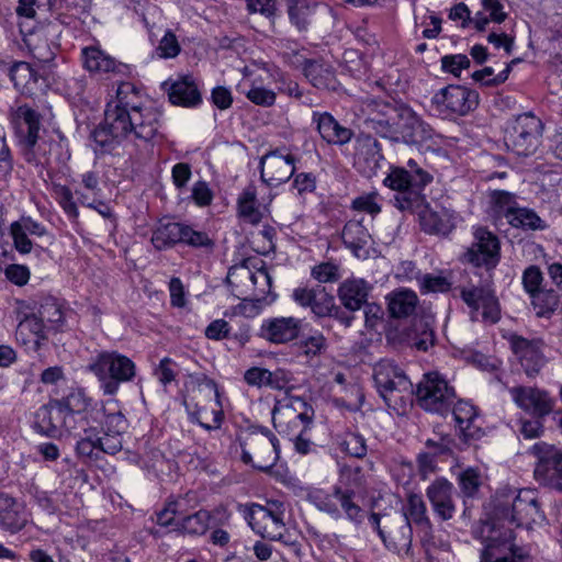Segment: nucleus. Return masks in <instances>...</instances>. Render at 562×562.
<instances>
[{
  "mask_svg": "<svg viewBox=\"0 0 562 562\" xmlns=\"http://www.w3.org/2000/svg\"><path fill=\"white\" fill-rule=\"evenodd\" d=\"M409 175L407 169L404 168H394L391 173L383 180L384 184L389 188L398 191V194L395 195V200L397 198H402V195L408 191H411L409 184Z\"/></svg>",
  "mask_w": 562,
  "mask_h": 562,
  "instance_id": "54",
  "label": "nucleus"
},
{
  "mask_svg": "<svg viewBox=\"0 0 562 562\" xmlns=\"http://www.w3.org/2000/svg\"><path fill=\"white\" fill-rule=\"evenodd\" d=\"M88 370L100 381L104 394L113 395L121 383L130 382L136 374L134 362L116 351L98 353L88 364Z\"/></svg>",
  "mask_w": 562,
  "mask_h": 562,
  "instance_id": "4",
  "label": "nucleus"
},
{
  "mask_svg": "<svg viewBox=\"0 0 562 562\" xmlns=\"http://www.w3.org/2000/svg\"><path fill=\"white\" fill-rule=\"evenodd\" d=\"M301 321L294 317H274L265 321L260 328L262 338L273 344H285L299 337Z\"/></svg>",
  "mask_w": 562,
  "mask_h": 562,
  "instance_id": "21",
  "label": "nucleus"
},
{
  "mask_svg": "<svg viewBox=\"0 0 562 562\" xmlns=\"http://www.w3.org/2000/svg\"><path fill=\"white\" fill-rule=\"evenodd\" d=\"M18 330L20 333H32L35 336L36 341H38L40 339H45L46 331H48L44 323L40 322V317L36 313L29 315L23 321H21L18 326Z\"/></svg>",
  "mask_w": 562,
  "mask_h": 562,
  "instance_id": "58",
  "label": "nucleus"
},
{
  "mask_svg": "<svg viewBox=\"0 0 562 562\" xmlns=\"http://www.w3.org/2000/svg\"><path fill=\"white\" fill-rule=\"evenodd\" d=\"M416 397L426 411L445 414L454 402L453 387L438 373L431 372L424 375L416 389Z\"/></svg>",
  "mask_w": 562,
  "mask_h": 562,
  "instance_id": "6",
  "label": "nucleus"
},
{
  "mask_svg": "<svg viewBox=\"0 0 562 562\" xmlns=\"http://www.w3.org/2000/svg\"><path fill=\"white\" fill-rule=\"evenodd\" d=\"M364 217L349 220L342 229L341 238L358 258H367L369 255L368 246L371 241V235L364 225Z\"/></svg>",
  "mask_w": 562,
  "mask_h": 562,
  "instance_id": "24",
  "label": "nucleus"
},
{
  "mask_svg": "<svg viewBox=\"0 0 562 562\" xmlns=\"http://www.w3.org/2000/svg\"><path fill=\"white\" fill-rule=\"evenodd\" d=\"M420 225L427 233L448 235L454 228L453 216L447 210L425 209L419 213Z\"/></svg>",
  "mask_w": 562,
  "mask_h": 562,
  "instance_id": "34",
  "label": "nucleus"
},
{
  "mask_svg": "<svg viewBox=\"0 0 562 562\" xmlns=\"http://www.w3.org/2000/svg\"><path fill=\"white\" fill-rule=\"evenodd\" d=\"M271 284L272 281L268 271L266 269H258L254 272L250 283V293L248 295H254L263 301H270Z\"/></svg>",
  "mask_w": 562,
  "mask_h": 562,
  "instance_id": "51",
  "label": "nucleus"
},
{
  "mask_svg": "<svg viewBox=\"0 0 562 562\" xmlns=\"http://www.w3.org/2000/svg\"><path fill=\"white\" fill-rule=\"evenodd\" d=\"M470 59L467 55H446L441 58V67L445 71L459 76L462 69L470 67Z\"/></svg>",
  "mask_w": 562,
  "mask_h": 562,
  "instance_id": "61",
  "label": "nucleus"
},
{
  "mask_svg": "<svg viewBox=\"0 0 562 562\" xmlns=\"http://www.w3.org/2000/svg\"><path fill=\"white\" fill-rule=\"evenodd\" d=\"M211 515L207 510H199L176 524V529L190 535H203L209 528Z\"/></svg>",
  "mask_w": 562,
  "mask_h": 562,
  "instance_id": "45",
  "label": "nucleus"
},
{
  "mask_svg": "<svg viewBox=\"0 0 562 562\" xmlns=\"http://www.w3.org/2000/svg\"><path fill=\"white\" fill-rule=\"evenodd\" d=\"M532 452L538 458L536 479L562 493V452L546 442L536 443Z\"/></svg>",
  "mask_w": 562,
  "mask_h": 562,
  "instance_id": "11",
  "label": "nucleus"
},
{
  "mask_svg": "<svg viewBox=\"0 0 562 562\" xmlns=\"http://www.w3.org/2000/svg\"><path fill=\"white\" fill-rule=\"evenodd\" d=\"M20 138L21 153L24 160L31 165H40L38 155V132L41 127V115L27 105L19 106L15 111Z\"/></svg>",
  "mask_w": 562,
  "mask_h": 562,
  "instance_id": "9",
  "label": "nucleus"
},
{
  "mask_svg": "<svg viewBox=\"0 0 562 562\" xmlns=\"http://www.w3.org/2000/svg\"><path fill=\"white\" fill-rule=\"evenodd\" d=\"M543 122L532 112H526L507 120L504 127L506 148L519 157L536 154L542 142Z\"/></svg>",
  "mask_w": 562,
  "mask_h": 562,
  "instance_id": "2",
  "label": "nucleus"
},
{
  "mask_svg": "<svg viewBox=\"0 0 562 562\" xmlns=\"http://www.w3.org/2000/svg\"><path fill=\"white\" fill-rule=\"evenodd\" d=\"M408 168L411 191L396 199V206L402 211L418 206L423 201L420 190L432 180V177L412 159L408 161Z\"/></svg>",
  "mask_w": 562,
  "mask_h": 562,
  "instance_id": "26",
  "label": "nucleus"
},
{
  "mask_svg": "<svg viewBox=\"0 0 562 562\" xmlns=\"http://www.w3.org/2000/svg\"><path fill=\"white\" fill-rule=\"evenodd\" d=\"M513 349L528 376H533L540 371L543 364V357L540 351L539 341H530L522 337H517L513 340Z\"/></svg>",
  "mask_w": 562,
  "mask_h": 562,
  "instance_id": "29",
  "label": "nucleus"
},
{
  "mask_svg": "<svg viewBox=\"0 0 562 562\" xmlns=\"http://www.w3.org/2000/svg\"><path fill=\"white\" fill-rule=\"evenodd\" d=\"M461 297L473 311L483 308V317L495 323L498 319V308L492 291L483 286H471L461 289Z\"/></svg>",
  "mask_w": 562,
  "mask_h": 562,
  "instance_id": "27",
  "label": "nucleus"
},
{
  "mask_svg": "<svg viewBox=\"0 0 562 562\" xmlns=\"http://www.w3.org/2000/svg\"><path fill=\"white\" fill-rule=\"evenodd\" d=\"M395 140L418 144L430 137V130L408 106L395 109Z\"/></svg>",
  "mask_w": 562,
  "mask_h": 562,
  "instance_id": "16",
  "label": "nucleus"
},
{
  "mask_svg": "<svg viewBox=\"0 0 562 562\" xmlns=\"http://www.w3.org/2000/svg\"><path fill=\"white\" fill-rule=\"evenodd\" d=\"M454 487L445 477L436 479L426 490L435 513L442 519L449 520L453 517L456 505L453 501Z\"/></svg>",
  "mask_w": 562,
  "mask_h": 562,
  "instance_id": "19",
  "label": "nucleus"
},
{
  "mask_svg": "<svg viewBox=\"0 0 562 562\" xmlns=\"http://www.w3.org/2000/svg\"><path fill=\"white\" fill-rule=\"evenodd\" d=\"M405 342L419 351H427L435 345L434 319L430 316L416 317L404 333Z\"/></svg>",
  "mask_w": 562,
  "mask_h": 562,
  "instance_id": "28",
  "label": "nucleus"
},
{
  "mask_svg": "<svg viewBox=\"0 0 562 562\" xmlns=\"http://www.w3.org/2000/svg\"><path fill=\"white\" fill-rule=\"evenodd\" d=\"M426 513L427 509L423 498L417 494H412L407 499L404 517H401V519H408L409 524L413 521L424 533L423 540L427 543L435 544L432 541V526Z\"/></svg>",
  "mask_w": 562,
  "mask_h": 562,
  "instance_id": "32",
  "label": "nucleus"
},
{
  "mask_svg": "<svg viewBox=\"0 0 562 562\" xmlns=\"http://www.w3.org/2000/svg\"><path fill=\"white\" fill-rule=\"evenodd\" d=\"M474 241L468 249V260L476 267L494 268L499 260V239L485 227H477L474 231Z\"/></svg>",
  "mask_w": 562,
  "mask_h": 562,
  "instance_id": "14",
  "label": "nucleus"
},
{
  "mask_svg": "<svg viewBox=\"0 0 562 562\" xmlns=\"http://www.w3.org/2000/svg\"><path fill=\"white\" fill-rule=\"evenodd\" d=\"M304 76L318 89L336 90L338 81L333 67L323 60H307L304 64Z\"/></svg>",
  "mask_w": 562,
  "mask_h": 562,
  "instance_id": "33",
  "label": "nucleus"
},
{
  "mask_svg": "<svg viewBox=\"0 0 562 562\" xmlns=\"http://www.w3.org/2000/svg\"><path fill=\"white\" fill-rule=\"evenodd\" d=\"M507 221L516 228L529 231H543L547 228L546 222L533 210L527 207L518 206Z\"/></svg>",
  "mask_w": 562,
  "mask_h": 562,
  "instance_id": "41",
  "label": "nucleus"
},
{
  "mask_svg": "<svg viewBox=\"0 0 562 562\" xmlns=\"http://www.w3.org/2000/svg\"><path fill=\"white\" fill-rule=\"evenodd\" d=\"M169 100L177 105L194 106L201 102V94L194 81L184 77L171 85Z\"/></svg>",
  "mask_w": 562,
  "mask_h": 562,
  "instance_id": "35",
  "label": "nucleus"
},
{
  "mask_svg": "<svg viewBox=\"0 0 562 562\" xmlns=\"http://www.w3.org/2000/svg\"><path fill=\"white\" fill-rule=\"evenodd\" d=\"M413 540L412 526L408 519H393L390 524L389 536H386V543L384 546L389 550L397 551L405 548L406 551L411 549Z\"/></svg>",
  "mask_w": 562,
  "mask_h": 562,
  "instance_id": "36",
  "label": "nucleus"
},
{
  "mask_svg": "<svg viewBox=\"0 0 562 562\" xmlns=\"http://www.w3.org/2000/svg\"><path fill=\"white\" fill-rule=\"evenodd\" d=\"M432 103L440 113L464 115L476 108L479 94L464 87L450 85L434 95Z\"/></svg>",
  "mask_w": 562,
  "mask_h": 562,
  "instance_id": "13",
  "label": "nucleus"
},
{
  "mask_svg": "<svg viewBox=\"0 0 562 562\" xmlns=\"http://www.w3.org/2000/svg\"><path fill=\"white\" fill-rule=\"evenodd\" d=\"M375 386L389 406L402 397V393L409 392L412 383L404 372L392 361H380L373 369Z\"/></svg>",
  "mask_w": 562,
  "mask_h": 562,
  "instance_id": "8",
  "label": "nucleus"
},
{
  "mask_svg": "<svg viewBox=\"0 0 562 562\" xmlns=\"http://www.w3.org/2000/svg\"><path fill=\"white\" fill-rule=\"evenodd\" d=\"M104 422L103 429L109 434L121 435L127 429L128 423L117 407L114 400H109L103 406Z\"/></svg>",
  "mask_w": 562,
  "mask_h": 562,
  "instance_id": "40",
  "label": "nucleus"
},
{
  "mask_svg": "<svg viewBox=\"0 0 562 562\" xmlns=\"http://www.w3.org/2000/svg\"><path fill=\"white\" fill-rule=\"evenodd\" d=\"M89 417L88 415L67 411V413H65V426L61 429V437L80 436L82 426L89 424Z\"/></svg>",
  "mask_w": 562,
  "mask_h": 562,
  "instance_id": "56",
  "label": "nucleus"
},
{
  "mask_svg": "<svg viewBox=\"0 0 562 562\" xmlns=\"http://www.w3.org/2000/svg\"><path fill=\"white\" fill-rule=\"evenodd\" d=\"M369 115L366 124L382 137L395 140V108L389 103L371 102L367 105Z\"/></svg>",
  "mask_w": 562,
  "mask_h": 562,
  "instance_id": "22",
  "label": "nucleus"
},
{
  "mask_svg": "<svg viewBox=\"0 0 562 562\" xmlns=\"http://www.w3.org/2000/svg\"><path fill=\"white\" fill-rule=\"evenodd\" d=\"M29 521L22 503L0 492V528L12 533L20 531Z\"/></svg>",
  "mask_w": 562,
  "mask_h": 562,
  "instance_id": "25",
  "label": "nucleus"
},
{
  "mask_svg": "<svg viewBox=\"0 0 562 562\" xmlns=\"http://www.w3.org/2000/svg\"><path fill=\"white\" fill-rule=\"evenodd\" d=\"M530 296L538 317H549L559 306V295L554 290L542 289Z\"/></svg>",
  "mask_w": 562,
  "mask_h": 562,
  "instance_id": "44",
  "label": "nucleus"
},
{
  "mask_svg": "<svg viewBox=\"0 0 562 562\" xmlns=\"http://www.w3.org/2000/svg\"><path fill=\"white\" fill-rule=\"evenodd\" d=\"M542 282V273L540 269L536 266H530L527 268L522 276V283L525 290L530 294H535L538 291H541L540 284Z\"/></svg>",
  "mask_w": 562,
  "mask_h": 562,
  "instance_id": "64",
  "label": "nucleus"
},
{
  "mask_svg": "<svg viewBox=\"0 0 562 562\" xmlns=\"http://www.w3.org/2000/svg\"><path fill=\"white\" fill-rule=\"evenodd\" d=\"M313 123L316 125L321 137L328 144L345 145L353 136V132L339 124L328 112H313Z\"/></svg>",
  "mask_w": 562,
  "mask_h": 562,
  "instance_id": "23",
  "label": "nucleus"
},
{
  "mask_svg": "<svg viewBox=\"0 0 562 562\" xmlns=\"http://www.w3.org/2000/svg\"><path fill=\"white\" fill-rule=\"evenodd\" d=\"M243 92L250 102L265 108L272 106L277 100L274 91L259 86H251L247 91Z\"/></svg>",
  "mask_w": 562,
  "mask_h": 562,
  "instance_id": "55",
  "label": "nucleus"
},
{
  "mask_svg": "<svg viewBox=\"0 0 562 562\" xmlns=\"http://www.w3.org/2000/svg\"><path fill=\"white\" fill-rule=\"evenodd\" d=\"M353 493L342 491L340 487H335L333 494H327L322 491H313L308 493L307 501L313 504L318 510L325 512L335 518L340 517V510L335 502L337 499L345 510L347 517L360 524L362 521V510L352 501Z\"/></svg>",
  "mask_w": 562,
  "mask_h": 562,
  "instance_id": "12",
  "label": "nucleus"
},
{
  "mask_svg": "<svg viewBox=\"0 0 562 562\" xmlns=\"http://www.w3.org/2000/svg\"><path fill=\"white\" fill-rule=\"evenodd\" d=\"M238 212L239 215L251 224H258L261 221V212L257 204V190L250 183L241 192L238 198Z\"/></svg>",
  "mask_w": 562,
  "mask_h": 562,
  "instance_id": "38",
  "label": "nucleus"
},
{
  "mask_svg": "<svg viewBox=\"0 0 562 562\" xmlns=\"http://www.w3.org/2000/svg\"><path fill=\"white\" fill-rule=\"evenodd\" d=\"M54 192L59 205L71 217L78 216V209L72 198L71 190L66 186L57 184L54 187Z\"/></svg>",
  "mask_w": 562,
  "mask_h": 562,
  "instance_id": "59",
  "label": "nucleus"
},
{
  "mask_svg": "<svg viewBox=\"0 0 562 562\" xmlns=\"http://www.w3.org/2000/svg\"><path fill=\"white\" fill-rule=\"evenodd\" d=\"M85 68L95 74H123L127 67L124 64L116 63L111 56L104 54L100 48L90 46L82 49Z\"/></svg>",
  "mask_w": 562,
  "mask_h": 562,
  "instance_id": "31",
  "label": "nucleus"
},
{
  "mask_svg": "<svg viewBox=\"0 0 562 562\" xmlns=\"http://www.w3.org/2000/svg\"><path fill=\"white\" fill-rule=\"evenodd\" d=\"M490 200L494 213L504 215L507 220L518 207L515 194L508 191L494 190L490 193Z\"/></svg>",
  "mask_w": 562,
  "mask_h": 562,
  "instance_id": "46",
  "label": "nucleus"
},
{
  "mask_svg": "<svg viewBox=\"0 0 562 562\" xmlns=\"http://www.w3.org/2000/svg\"><path fill=\"white\" fill-rule=\"evenodd\" d=\"M496 515L516 527L529 526L542 519L536 492L522 490L515 494V491L505 490L496 493Z\"/></svg>",
  "mask_w": 562,
  "mask_h": 562,
  "instance_id": "3",
  "label": "nucleus"
},
{
  "mask_svg": "<svg viewBox=\"0 0 562 562\" xmlns=\"http://www.w3.org/2000/svg\"><path fill=\"white\" fill-rule=\"evenodd\" d=\"M340 447L347 454L358 459L364 458L368 452L366 439L356 432L346 434L340 442Z\"/></svg>",
  "mask_w": 562,
  "mask_h": 562,
  "instance_id": "53",
  "label": "nucleus"
},
{
  "mask_svg": "<svg viewBox=\"0 0 562 562\" xmlns=\"http://www.w3.org/2000/svg\"><path fill=\"white\" fill-rule=\"evenodd\" d=\"M151 243L158 250L171 247L178 243H184L193 247L212 245L211 239L205 233L175 222L160 223L153 233Z\"/></svg>",
  "mask_w": 562,
  "mask_h": 562,
  "instance_id": "10",
  "label": "nucleus"
},
{
  "mask_svg": "<svg viewBox=\"0 0 562 562\" xmlns=\"http://www.w3.org/2000/svg\"><path fill=\"white\" fill-rule=\"evenodd\" d=\"M335 297L324 286H315V297H312L308 307L317 317H327L334 308Z\"/></svg>",
  "mask_w": 562,
  "mask_h": 562,
  "instance_id": "50",
  "label": "nucleus"
},
{
  "mask_svg": "<svg viewBox=\"0 0 562 562\" xmlns=\"http://www.w3.org/2000/svg\"><path fill=\"white\" fill-rule=\"evenodd\" d=\"M160 112L143 106L140 91L132 82H121L114 100L108 102L103 121L92 131L95 150L112 151L128 136L147 145L161 135Z\"/></svg>",
  "mask_w": 562,
  "mask_h": 562,
  "instance_id": "1",
  "label": "nucleus"
},
{
  "mask_svg": "<svg viewBox=\"0 0 562 562\" xmlns=\"http://www.w3.org/2000/svg\"><path fill=\"white\" fill-rule=\"evenodd\" d=\"M454 420L465 438H473L474 431L471 430L472 424L476 417L475 407L464 401H459L452 409Z\"/></svg>",
  "mask_w": 562,
  "mask_h": 562,
  "instance_id": "43",
  "label": "nucleus"
},
{
  "mask_svg": "<svg viewBox=\"0 0 562 562\" xmlns=\"http://www.w3.org/2000/svg\"><path fill=\"white\" fill-rule=\"evenodd\" d=\"M243 448L241 460L260 471H269L279 459L278 439L267 429L251 434Z\"/></svg>",
  "mask_w": 562,
  "mask_h": 562,
  "instance_id": "7",
  "label": "nucleus"
},
{
  "mask_svg": "<svg viewBox=\"0 0 562 562\" xmlns=\"http://www.w3.org/2000/svg\"><path fill=\"white\" fill-rule=\"evenodd\" d=\"M512 552V557L501 555V547L495 544L494 541L488 543L481 554V562H517L516 561V552L513 549V546L509 547Z\"/></svg>",
  "mask_w": 562,
  "mask_h": 562,
  "instance_id": "63",
  "label": "nucleus"
},
{
  "mask_svg": "<svg viewBox=\"0 0 562 562\" xmlns=\"http://www.w3.org/2000/svg\"><path fill=\"white\" fill-rule=\"evenodd\" d=\"M515 403L524 411L542 417L552 409L548 394L535 387L515 386L509 390Z\"/></svg>",
  "mask_w": 562,
  "mask_h": 562,
  "instance_id": "20",
  "label": "nucleus"
},
{
  "mask_svg": "<svg viewBox=\"0 0 562 562\" xmlns=\"http://www.w3.org/2000/svg\"><path fill=\"white\" fill-rule=\"evenodd\" d=\"M312 277L322 283L336 282L339 280V267L334 262H322L315 266L311 272Z\"/></svg>",
  "mask_w": 562,
  "mask_h": 562,
  "instance_id": "57",
  "label": "nucleus"
},
{
  "mask_svg": "<svg viewBox=\"0 0 562 562\" xmlns=\"http://www.w3.org/2000/svg\"><path fill=\"white\" fill-rule=\"evenodd\" d=\"M294 162L293 155L283 156L279 150L269 151L260 159V178L270 187L286 182L295 171Z\"/></svg>",
  "mask_w": 562,
  "mask_h": 562,
  "instance_id": "15",
  "label": "nucleus"
},
{
  "mask_svg": "<svg viewBox=\"0 0 562 562\" xmlns=\"http://www.w3.org/2000/svg\"><path fill=\"white\" fill-rule=\"evenodd\" d=\"M383 156L378 140L370 135L356 140L355 166L364 177L371 178L380 169Z\"/></svg>",
  "mask_w": 562,
  "mask_h": 562,
  "instance_id": "17",
  "label": "nucleus"
},
{
  "mask_svg": "<svg viewBox=\"0 0 562 562\" xmlns=\"http://www.w3.org/2000/svg\"><path fill=\"white\" fill-rule=\"evenodd\" d=\"M36 314L40 322H43L48 330H55L63 322V312L60 306L53 300L46 299L38 307Z\"/></svg>",
  "mask_w": 562,
  "mask_h": 562,
  "instance_id": "47",
  "label": "nucleus"
},
{
  "mask_svg": "<svg viewBox=\"0 0 562 562\" xmlns=\"http://www.w3.org/2000/svg\"><path fill=\"white\" fill-rule=\"evenodd\" d=\"M459 487L464 497H473L481 486V475L476 469L468 468L458 476Z\"/></svg>",
  "mask_w": 562,
  "mask_h": 562,
  "instance_id": "52",
  "label": "nucleus"
},
{
  "mask_svg": "<svg viewBox=\"0 0 562 562\" xmlns=\"http://www.w3.org/2000/svg\"><path fill=\"white\" fill-rule=\"evenodd\" d=\"M241 302L238 305L239 313L243 314L246 317H254L256 316L263 306L270 304L273 301V297H271L270 301H263L262 299H258L254 295H243Z\"/></svg>",
  "mask_w": 562,
  "mask_h": 562,
  "instance_id": "60",
  "label": "nucleus"
},
{
  "mask_svg": "<svg viewBox=\"0 0 562 562\" xmlns=\"http://www.w3.org/2000/svg\"><path fill=\"white\" fill-rule=\"evenodd\" d=\"M57 402L68 412L88 416L93 415V411L89 409L90 400L82 390H74L67 396L57 400Z\"/></svg>",
  "mask_w": 562,
  "mask_h": 562,
  "instance_id": "48",
  "label": "nucleus"
},
{
  "mask_svg": "<svg viewBox=\"0 0 562 562\" xmlns=\"http://www.w3.org/2000/svg\"><path fill=\"white\" fill-rule=\"evenodd\" d=\"M283 507L281 503L270 502L268 506L251 504L246 513V519L251 529L272 541H282L293 546L283 521Z\"/></svg>",
  "mask_w": 562,
  "mask_h": 562,
  "instance_id": "5",
  "label": "nucleus"
},
{
  "mask_svg": "<svg viewBox=\"0 0 562 562\" xmlns=\"http://www.w3.org/2000/svg\"><path fill=\"white\" fill-rule=\"evenodd\" d=\"M370 289L362 279L346 280L338 288V297L345 308L355 312L368 302Z\"/></svg>",
  "mask_w": 562,
  "mask_h": 562,
  "instance_id": "30",
  "label": "nucleus"
},
{
  "mask_svg": "<svg viewBox=\"0 0 562 562\" xmlns=\"http://www.w3.org/2000/svg\"><path fill=\"white\" fill-rule=\"evenodd\" d=\"M327 339L321 331H315L306 337L303 336L300 340V348L308 358L323 355L327 350Z\"/></svg>",
  "mask_w": 562,
  "mask_h": 562,
  "instance_id": "49",
  "label": "nucleus"
},
{
  "mask_svg": "<svg viewBox=\"0 0 562 562\" xmlns=\"http://www.w3.org/2000/svg\"><path fill=\"white\" fill-rule=\"evenodd\" d=\"M65 413H67V411L57 400L49 401L35 412V429L48 437L61 438V429L65 426Z\"/></svg>",
  "mask_w": 562,
  "mask_h": 562,
  "instance_id": "18",
  "label": "nucleus"
},
{
  "mask_svg": "<svg viewBox=\"0 0 562 562\" xmlns=\"http://www.w3.org/2000/svg\"><path fill=\"white\" fill-rule=\"evenodd\" d=\"M417 295L412 291L394 293L389 302V311L393 317H406L411 315L417 305Z\"/></svg>",
  "mask_w": 562,
  "mask_h": 562,
  "instance_id": "42",
  "label": "nucleus"
},
{
  "mask_svg": "<svg viewBox=\"0 0 562 562\" xmlns=\"http://www.w3.org/2000/svg\"><path fill=\"white\" fill-rule=\"evenodd\" d=\"M254 272L248 266V261L229 268L226 282L232 286L235 296L241 297L250 293V283Z\"/></svg>",
  "mask_w": 562,
  "mask_h": 562,
  "instance_id": "37",
  "label": "nucleus"
},
{
  "mask_svg": "<svg viewBox=\"0 0 562 562\" xmlns=\"http://www.w3.org/2000/svg\"><path fill=\"white\" fill-rule=\"evenodd\" d=\"M482 5L483 10L470 19L477 31H484L490 21L502 23L506 19V13L498 0H482Z\"/></svg>",
  "mask_w": 562,
  "mask_h": 562,
  "instance_id": "39",
  "label": "nucleus"
},
{
  "mask_svg": "<svg viewBox=\"0 0 562 562\" xmlns=\"http://www.w3.org/2000/svg\"><path fill=\"white\" fill-rule=\"evenodd\" d=\"M10 235L13 239L15 249L21 254H29L32 250V241L29 234L23 231L19 223L13 222L10 226Z\"/></svg>",
  "mask_w": 562,
  "mask_h": 562,
  "instance_id": "62",
  "label": "nucleus"
}]
</instances>
